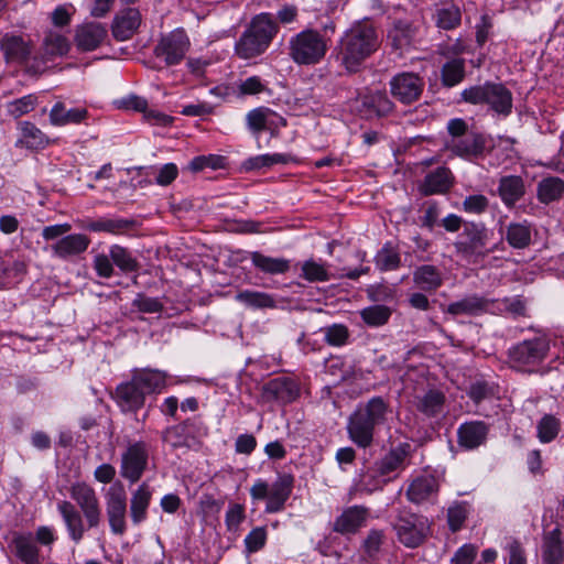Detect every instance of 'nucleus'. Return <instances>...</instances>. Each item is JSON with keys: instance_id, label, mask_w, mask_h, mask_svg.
Instances as JSON below:
<instances>
[{"instance_id": "obj_59", "label": "nucleus", "mask_w": 564, "mask_h": 564, "mask_svg": "<svg viewBox=\"0 0 564 564\" xmlns=\"http://www.w3.org/2000/svg\"><path fill=\"white\" fill-rule=\"evenodd\" d=\"M26 273V263L21 260L12 262L11 265L0 267V288L10 283V279H19Z\"/></svg>"}, {"instance_id": "obj_64", "label": "nucleus", "mask_w": 564, "mask_h": 564, "mask_svg": "<svg viewBox=\"0 0 564 564\" xmlns=\"http://www.w3.org/2000/svg\"><path fill=\"white\" fill-rule=\"evenodd\" d=\"M478 553V546L465 543L456 550L449 564H473Z\"/></svg>"}, {"instance_id": "obj_48", "label": "nucleus", "mask_w": 564, "mask_h": 564, "mask_svg": "<svg viewBox=\"0 0 564 564\" xmlns=\"http://www.w3.org/2000/svg\"><path fill=\"white\" fill-rule=\"evenodd\" d=\"M69 44L67 39L58 33H50L43 42L42 52L53 61L57 56H62L68 52Z\"/></svg>"}, {"instance_id": "obj_18", "label": "nucleus", "mask_w": 564, "mask_h": 564, "mask_svg": "<svg viewBox=\"0 0 564 564\" xmlns=\"http://www.w3.org/2000/svg\"><path fill=\"white\" fill-rule=\"evenodd\" d=\"M108 31L98 22L84 23L75 32L76 47L82 52H91L98 48L107 37Z\"/></svg>"}, {"instance_id": "obj_7", "label": "nucleus", "mask_w": 564, "mask_h": 564, "mask_svg": "<svg viewBox=\"0 0 564 564\" xmlns=\"http://www.w3.org/2000/svg\"><path fill=\"white\" fill-rule=\"evenodd\" d=\"M488 240V230L484 224L468 223L454 247L456 252L467 262L478 264L494 250L487 247Z\"/></svg>"}, {"instance_id": "obj_11", "label": "nucleus", "mask_w": 564, "mask_h": 564, "mask_svg": "<svg viewBox=\"0 0 564 564\" xmlns=\"http://www.w3.org/2000/svg\"><path fill=\"white\" fill-rule=\"evenodd\" d=\"M424 86L423 77L413 72L398 73L389 82L391 96L405 106L412 105L421 98Z\"/></svg>"}, {"instance_id": "obj_54", "label": "nucleus", "mask_w": 564, "mask_h": 564, "mask_svg": "<svg viewBox=\"0 0 564 564\" xmlns=\"http://www.w3.org/2000/svg\"><path fill=\"white\" fill-rule=\"evenodd\" d=\"M131 306L135 312L145 314L160 313L163 308V304L159 299L147 296L143 293L137 294Z\"/></svg>"}, {"instance_id": "obj_61", "label": "nucleus", "mask_w": 564, "mask_h": 564, "mask_svg": "<svg viewBox=\"0 0 564 564\" xmlns=\"http://www.w3.org/2000/svg\"><path fill=\"white\" fill-rule=\"evenodd\" d=\"M270 112L271 111L268 108H257V109L251 110L247 115L248 127L253 132H259V131L269 129L268 115Z\"/></svg>"}, {"instance_id": "obj_57", "label": "nucleus", "mask_w": 564, "mask_h": 564, "mask_svg": "<svg viewBox=\"0 0 564 564\" xmlns=\"http://www.w3.org/2000/svg\"><path fill=\"white\" fill-rule=\"evenodd\" d=\"M36 101L37 98L34 95L23 96L8 104V112L14 118H19L32 111Z\"/></svg>"}, {"instance_id": "obj_38", "label": "nucleus", "mask_w": 564, "mask_h": 564, "mask_svg": "<svg viewBox=\"0 0 564 564\" xmlns=\"http://www.w3.org/2000/svg\"><path fill=\"white\" fill-rule=\"evenodd\" d=\"M507 242L516 249H524L531 242V226L528 221L511 223L506 231Z\"/></svg>"}, {"instance_id": "obj_24", "label": "nucleus", "mask_w": 564, "mask_h": 564, "mask_svg": "<svg viewBox=\"0 0 564 564\" xmlns=\"http://www.w3.org/2000/svg\"><path fill=\"white\" fill-rule=\"evenodd\" d=\"M492 305L490 300L471 294L451 303L447 313L452 315L496 314V311L491 308Z\"/></svg>"}, {"instance_id": "obj_44", "label": "nucleus", "mask_w": 564, "mask_h": 564, "mask_svg": "<svg viewBox=\"0 0 564 564\" xmlns=\"http://www.w3.org/2000/svg\"><path fill=\"white\" fill-rule=\"evenodd\" d=\"M386 542V533L381 529H371L361 544L362 554L371 560L379 558L382 545Z\"/></svg>"}, {"instance_id": "obj_56", "label": "nucleus", "mask_w": 564, "mask_h": 564, "mask_svg": "<svg viewBox=\"0 0 564 564\" xmlns=\"http://www.w3.org/2000/svg\"><path fill=\"white\" fill-rule=\"evenodd\" d=\"M251 261L259 270L265 273H280L282 272V260L278 258H270L260 252L251 253Z\"/></svg>"}, {"instance_id": "obj_34", "label": "nucleus", "mask_w": 564, "mask_h": 564, "mask_svg": "<svg viewBox=\"0 0 564 564\" xmlns=\"http://www.w3.org/2000/svg\"><path fill=\"white\" fill-rule=\"evenodd\" d=\"M445 401L446 397L441 390L430 389L415 398V406L424 415L434 417L443 413Z\"/></svg>"}, {"instance_id": "obj_49", "label": "nucleus", "mask_w": 564, "mask_h": 564, "mask_svg": "<svg viewBox=\"0 0 564 564\" xmlns=\"http://www.w3.org/2000/svg\"><path fill=\"white\" fill-rule=\"evenodd\" d=\"M302 276L310 282H326L332 275L326 263L307 260L302 264Z\"/></svg>"}, {"instance_id": "obj_52", "label": "nucleus", "mask_w": 564, "mask_h": 564, "mask_svg": "<svg viewBox=\"0 0 564 564\" xmlns=\"http://www.w3.org/2000/svg\"><path fill=\"white\" fill-rule=\"evenodd\" d=\"M491 302L494 303L491 308L496 311V314L498 312H506L512 315L521 316L524 315L527 312L525 301L520 296L506 297L503 300H497Z\"/></svg>"}, {"instance_id": "obj_4", "label": "nucleus", "mask_w": 564, "mask_h": 564, "mask_svg": "<svg viewBox=\"0 0 564 564\" xmlns=\"http://www.w3.org/2000/svg\"><path fill=\"white\" fill-rule=\"evenodd\" d=\"M276 32L278 28L270 14L261 13L254 17L236 42V54L243 59L261 55L269 47Z\"/></svg>"}, {"instance_id": "obj_1", "label": "nucleus", "mask_w": 564, "mask_h": 564, "mask_svg": "<svg viewBox=\"0 0 564 564\" xmlns=\"http://www.w3.org/2000/svg\"><path fill=\"white\" fill-rule=\"evenodd\" d=\"M72 502L63 500L57 503V510L65 523L68 538L78 544L87 530L99 528L102 521V511L96 490L85 481H76L69 488Z\"/></svg>"}, {"instance_id": "obj_30", "label": "nucleus", "mask_w": 564, "mask_h": 564, "mask_svg": "<svg viewBox=\"0 0 564 564\" xmlns=\"http://www.w3.org/2000/svg\"><path fill=\"white\" fill-rule=\"evenodd\" d=\"M498 194L505 206L513 207L525 194V184L519 175L502 176L498 185Z\"/></svg>"}, {"instance_id": "obj_39", "label": "nucleus", "mask_w": 564, "mask_h": 564, "mask_svg": "<svg viewBox=\"0 0 564 564\" xmlns=\"http://www.w3.org/2000/svg\"><path fill=\"white\" fill-rule=\"evenodd\" d=\"M362 105L373 111L378 117L391 115L394 109V102L388 97L386 91L377 90L364 97Z\"/></svg>"}, {"instance_id": "obj_32", "label": "nucleus", "mask_w": 564, "mask_h": 564, "mask_svg": "<svg viewBox=\"0 0 564 564\" xmlns=\"http://www.w3.org/2000/svg\"><path fill=\"white\" fill-rule=\"evenodd\" d=\"M416 35V26L406 20H395L388 31V40L395 50L410 47Z\"/></svg>"}, {"instance_id": "obj_6", "label": "nucleus", "mask_w": 564, "mask_h": 564, "mask_svg": "<svg viewBox=\"0 0 564 564\" xmlns=\"http://www.w3.org/2000/svg\"><path fill=\"white\" fill-rule=\"evenodd\" d=\"M289 50L291 58L296 64L314 65L324 58L327 43L318 31L304 30L290 40Z\"/></svg>"}, {"instance_id": "obj_25", "label": "nucleus", "mask_w": 564, "mask_h": 564, "mask_svg": "<svg viewBox=\"0 0 564 564\" xmlns=\"http://www.w3.org/2000/svg\"><path fill=\"white\" fill-rule=\"evenodd\" d=\"M369 510L364 506L346 508L334 522V531L341 534H354L365 525Z\"/></svg>"}, {"instance_id": "obj_22", "label": "nucleus", "mask_w": 564, "mask_h": 564, "mask_svg": "<svg viewBox=\"0 0 564 564\" xmlns=\"http://www.w3.org/2000/svg\"><path fill=\"white\" fill-rule=\"evenodd\" d=\"M454 185V175L448 167L440 166L427 173L419 185V191L425 196L445 194Z\"/></svg>"}, {"instance_id": "obj_50", "label": "nucleus", "mask_w": 564, "mask_h": 564, "mask_svg": "<svg viewBox=\"0 0 564 564\" xmlns=\"http://www.w3.org/2000/svg\"><path fill=\"white\" fill-rule=\"evenodd\" d=\"M376 264L381 271H392L400 267L401 257L389 243L384 245L376 256Z\"/></svg>"}, {"instance_id": "obj_2", "label": "nucleus", "mask_w": 564, "mask_h": 564, "mask_svg": "<svg viewBox=\"0 0 564 564\" xmlns=\"http://www.w3.org/2000/svg\"><path fill=\"white\" fill-rule=\"evenodd\" d=\"M380 42L373 24L360 21L351 25L340 37L336 59L349 74L361 69L364 62L378 48Z\"/></svg>"}, {"instance_id": "obj_3", "label": "nucleus", "mask_w": 564, "mask_h": 564, "mask_svg": "<svg viewBox=\"0 0 564 564\" xmlns=\"http://www.w3.org/2000/svg\"><path fill=\"white\" fill-rule=\"evenodd\" d=\"M390 413L388 402L381 397H373L368 402L359 404L347 422L349 438L359 447L370 446L376 427L384 425Z\"/></svg>"}, {"instance_id": "obj_9", "label": "nucleus", "mask_w": 564, "mask_h": 564, "mask_svg": "<svg viewBox=\"0 0 564 564\" xmlns=\"http://www.w3.org/2000/svg\"><path fill=\"white\" fill-rule=\"evenodd\" d=\"M550 350V340L546 336L525 339L509 350V359L513 368L522 371H532L541 365Z\"/></svg>"}, {"instance_id": "obj_47", "label": "nucleus", "mask_w": 564, "mask_h": 564, "mask_svg": "<svg viewBox=\"0 0 564 564\" xmlns=\"http://www.w3.org/2000/svg\"><path fill=\"white\" fill-rule=\"evenodd\" d=\"M542 556L546 564H560L562 562L563 546L557 530L551 532L545 539Z\"/></svg>"}, {"instance_id": "obj_45", "label": "nucleus", "mask_w": 564, "mask_h": 564, "mask_svg": "<svg viewBox=\"0 0 564 564\" xmlns=\"http://www.w3.org/2000/svg\"><path fill=\"white\" fill-rule=\"evenodd\" d=\"M560 430V420L552 414H545L536 424V436L541 443L547 444L557 437Z\"/></svg>"}, {"instance_id": "obj_42", "label": "nucleus", "mask_w": 564, "mask_h": 564, "mask_svg": "<svg viewBox=\"0 0 564 564\" xmlns=\"http://www.w3.org/2000/svg\"><path fill=\"white\" fill-rule=\"evenodd\" d=\"M435 24L442 30H454L460 25L462 12L455 4L438 8L434 15Z\"/></svg>"}, {"instance_id": "obj_13", "label": "nucleus", "mask_w": 564, "mask_h": 564, "mask_svg": "<svg viewBox=\"0 0 564 564\" xmlns=\"http://www.w3.org/2000/svg\"><path fill=\"white\" fill-rule=\"evenodd\" d=\"M106 516L111 533L123 535L127 531V495L123 488H110L106 494Z\"/></svg>"}, {"instance_id": "obj_14", "label": "nucleus", "mask_w": 564, "mask_h": 564, "mask_svg": "<svg viewBox=\"0 0 564 564\" xmlns=\"http://www.w3.org/2000/svg\"><path fill=\"white\" fill-rule=\"evenodd\" d=\"M444 147L453 155L471 161L482 156L486 138L478 132H469L457 139H446Z\"/></svg>"}, {"instance_id": "obj_46", "label": "nucleus", "mask_w": 564, "mask_h": 564, "mask_svg": "<svg viewBox=\"0 0 564 564\" xmlns=\"http://www.w3.org/2000/svg\"><path fill=\"white\" fill-rule=\"evenodd\" d=\"M465 77V61L454 58L445 63L442 67V82L447 87L459 84Z\"/></svg>"}, {"instance_id": "obj_8", "label": "nucleus", "mask_w": 564, "mask_h": 564, "mask_svg": "<svg viewBox=\"0 0 564 564\" xmlns=\"http://www.w3.org/2000/svg\"><path fill=\"white\" fill-rule=\"evenodd\" d=\"M398 541L408 549H416L430 534L427 518L409 511H400L392 521Z\"/></svg>"}, {"instance_id": "obj_51", "label": "nucleus", "mask_w": 564, "mask_h": 564, "mask_svg": "<svg viewBox=\"0 0 564 564\" xmlns=\"http://www.w3.org/2000/svg\"><path fill=\"white\" fill-rule=\"evenodd\" d=\"M469 513V505L465 501H456L447 510V523L452 532L462 529Z\"/></svg>"}, {"instance_id": "obj_40", "label": "nucleus", "mask_w": 564, "mask_h": 564, "mask_svg": "<svg viewBox=\"0 0 564 564\" xmlns=\"http://www.w3.org/2000/svg\"><path fill=\"white\" fill-rule=\"evenodd\" d=\"M19 126L22 134L19 143L25 148L41 149L48 143L46 135L34 123L22 121Z\"/></svg>"}, {"instance_id": "obj_28", "label": "nucleus", "mask_w": 564, "mask_h": 564, "mask_svg": "<svg viewBox=\"0 0 564 564\" xmlns=\"http://www.w3.org/2000/svg\"><path fill=\"white\" fill-rule=\"evenodd\" d=\"M487 434L488 425L485 422H466L457 430L458 444L467 449H474L486 441Z\"/></svg>"}, {"instance_id": "obj_21", "label": "nucleus", "mask_w": 564, "mask_h": 564, "mask_svg": "<svg viewBox=\"0 0 564 564\" xmlns=\"http://www.w3.org/2000/svg\"><path fill=\"white\" fill-rule=\"evenodd\" d=\"M252 500H265L267 511L275 512L282 508V482H268L263 479H257L250 488Z\"/></svg>"}, {"instance_id": "obj_55", "label": "nucleus", "mask_w": 564, "mask_h": 564, "mask_svg": "<svg viewBox=\"0 0 564 564\" xmlns=\"http://www.w3.org/2000/svg\"><path fill=\"white\" fill-rule=\"evenodd\" d=\"M246 519L245 507L240 503H230L225 514L227 530L237 533L240 524Z\"/></svg>"}, {"instance_id": "obj_62", "label": "nucleus", "mask_w": 564, "mask_h": 564, "mask_svg": "<svg viewBox=\"0 0 564 564\" xmlns=\"http://www.w3.org/2000/svg\"><path fill=\"white\" fill-rule=\"evenodd\" d=\"M349 333L345 325L333 324L325 328V340L332 346H343L347 343Z\"/></svg>"}, {"instance_id": "obj_27", "label": "nucleus", "mask_w": 564, "mask_h": 564, "mask_svg": "<svg viewBox=\"0 0 564 564\" xmlns=\"http://www.w3.org/2000/svg\"><path fill=\"white\" fill-rule=\"evenodd\" d=\"M196 424L202 427V434H208V429L204 422L198 417H192L177 425L165 429L162 433V440L173 448L188 446L189 427L195 426Z\"/></svg>"}, {"instance_id": "obj_58", "label": "nucleus", "mask_w": 564, "mask_h": 564, "mask_svg": "<svg viewBox=\"0 0 564 564\" xmlns=\"http://www.w3.org/2000/svg\"><path fill=\"white\" fill-rule=\"evenodd\" d=\"M267 541V531L263 527H257L245 538L243 543L247 553H256L261 550Z\"/></svg>"}, {"instance_id": "obj_63", "label": "nucleus", "mask_w": 564, "mask_h": 564, "mask_svg": "<svg viewBox=\"0 0 564 564\" xmlns=\"http://www.w3.org/2000/svg\"><path fill=\"white\" fill-rule=\"evenodd\" d=\"M489 206L488 198L482 194L469 195L463 200V210L468 214H482Z\"/></svg>"}, {"instance_id": "obj_19", "label": "nucleus", "mask_w": 564, "mask_h": 564, "mask_svg": "<svg viewBox=\"0 0 564 564\" xmlns=\"http://www.w3.org/2000/svg\"><path fill=\"white\" fill-rule=\"evenodd\" d=\"M141 13L137 8L120 10L113 18L111 31L118 41H126L133 36L141 24Z\"/></svg>"}, {"instance_id": "obj_60", "label": "nucleus", "mask_w": 564, "mask_h": 564, "mask_svg": "<svg viewBox=\"0 0 564 564\" xmlns=\"http://www.w3.org/2000/svg\"><path fill=\"white\" fill-rule=\"evenodd\" d=\"M51 62L48 57L41 51L36 55H32L21 65L24 67L26 74L31 76H39L47 69V63Z\"/></svg>"}, {"instance_id": "obj_41", "label": "nucleus", "mask_w": 564, "mask_h": 564, "mask_svg": "<svg viewBox=\"0 0 564 564\" xmlns=\"http://www.w3.org/2000/svg\"><path fill=\"white\" fill-rule=\"evenodd\" d=\"M109 257L112 262L124 273L137 272L140 263L133 257L132 252L119 245L110 247Z\"/></svg>"}, {"instance_id": "obj_33", "label": "nucleus", "mask_w": 564, "mask_h": 564, "mask_svg": "<svg viewBox=\"0 0 564 564\" xmlns=\"http://www.w3.org/2000/svg\"><path fill=\"white\" fill-rule=\"evenodd\" d=\"M90 239L86 235L72 234L58 239L52 249L59 258L77 256L87 250Z\"/></svg>"}, {"instance_id": "obj_20", "label": "nucleus", "mask_w": 564, "mask_h": 564, "mask_svg": "<svg viewBox=\"0 0 564 564\" xmlns=\"http://www.w3.org/2000/svg\"><path fill=\"white\" fill-rule=\"evenodd\" d=\"M145 393L131 378L116 388L115 400L122 412H137L144 405Z\"/></svg>"}, {"instance_id": "obj_15", "label": "nucleus", "mask_w": 564, "mask_h": 564, "mask_svg": "<svg viewBox=\"0 0 564 564\" xmlns=\"http://www.w3.org/2000/svg\"><path fill=\"white\" fill-rule=\"evenodd\" d=\"M10 547L17 558L23 564H42L40 547L37 546L32 532H13L10 541Z\"/></svg>"}, {"instance_id": "obj_26", "label": "nucleus", "mask_w": 564, "mask_h": 564, "mask_svg": "<svg viewBox=\"0 0 564 564\" xmlns=\"http://www.w3.org/2000/svg\"><path fill=\"white\" fill-rule=\"evenodd\" d=\"M438 491L437 479L431 474L415 476L406 489V497L413 503H422L434 497Z\"/></svg>"}, {"instance_id": "obj_35", "label": "nucleus", "mask_w": 564, "mask_h": 564, "mask_svg": "<svg viewBox=\"0 0 564 564\" xmlns=\"http://www.w3.org/2000/svg\"><path fill=\"white\" fill-rule=\"evenodd\" d=\"M564 194V180L557 176L542 178L538 183L536 197L542 204H550L561 199Z\"/></svg>"}, {"instance_id": "obj_16", "label": "nucleus", "mask_w": 564, "mask_h": 564, "mask_svg": "<svg viewBox=\"0 0 564 564\" xmlns=\"http://www.w3.org/2000/svg\"><path fill=\"white\" fill-rule=\"evenodd\" d=\"M411 446L408 443L399 444L391 448L379 462L376 463V473L379 476L391 479L393 474L403 470L408 466Z\"/></svg>"}, {"instance_id": "obj_36", "label": "nucleus", "mask_w": 564, "mask_h": 564, "mask_svg": "<svg viewBox=\"0 0 564 564\" xmlns=\"http://www.w3.org/2000/svg\"><path fill=\"white\" fill-rule=\"evenodd\" d=\"M135 225L132 219L123 218H100L98 220L89 221L85 228L94 232H109L112 235L121 234L126 230L131 229Z\"/></svg>"}, {"instance_id": "obj_17", "label": "nucleus", "mask_w": 564, "mask_h": 564, "mask_svg": "<svg viewBox=\"0 0 564 564\" xmlns=\"http://www.w3.org/2000/svg\"><path fill=\"white\" fill-rule=\"evenodd\" d=\"M0 48L7 63H18L20 65L33 53L32 42L13 33H6L0 39Z\"/></svg>"}, {"instance_id": "obj_43", "label": "nucleus", "mask_w": 564, "mask_h": 564, "mask_svg": "<svg viewBox=\"0 0 564 564\" xmlns=\"http://www.w3.org/2000/svg\"><path fill=\"white\" fill-rule=\"evenodd\" d=\"M237 300L251 308H272L278 304V299L273 295L249 290L239 292Z\"/></svg>"}, {"instance_id": "obj_53", "label": "nucleus", "mask_w": 564, "mask_h": 564, "mask_svg": "<svg viewBox=\"0 0 564 564\" xmlns=\"http://www.w3.org/2000/svg\"><path fill=\"white\" fill-rule=\"evenodd\" d=\"M225 158L221 155L209 154L195 156L188 164L192 172H200L207 167L218 170L225 166Z\"/></svg>"}, {"instance_id": "obj_31", "label": "nucleus", "mask_w": 564, "mask_h": 564, "mask_svg": "<svg viewBox=\"0 0 564 564\" xmlns=\"http://www.w3.org/2000/svg\"><path fill=\"white\" fill-rule=\"evenodd\" d=\"M89 112L84 107L67 109L63 102H56L50 111V122L53 126L79 124L85 122Z\"/></svg>"}, {"instance_id": "obj_23", "label": "nucleus", "mask_w": 564, "mask_h": 564, "mask_svg": "<svg viewBox=\"0 0 564 564\" xmlns=\"http://www.w3.org/2000/svg\"><path fill=\"white\" fill-rule=\"evenodd\" d=\"M152 496L153 489L147 482H142L131 492L129 516L134 527L140 525L148 519Z\"/></svg>"}, {"instance_id": "obj_5", "label": "nucleus", "mask_w": 564, "mask_h": 564, "mask_svg": "<svg viewBox=\"0 0 564 564\" xmlns=\"http://www.w3.org/2000/svg\"><path fill=\"white\" fill-rule=\"evenodd\" d=\"M460 98L470 105H487L492 112L503 118L512 112V93L501 83L486 82L467 87L462 90Z\"/></svg>"}, {"instance_id": "obj_37", "label": "nucleus", "mask_w": 564, "mask_h": 564, "mask_svg": "<svg viewBox=\"0 0 564 564\" xmlns=\"http://www.w3.org/2000/svg\"><path fill=\"white\" fill-rule=\"evenodd\" d=\"M413 281L422 290L434 291L442 285L443 279L436 267L423 264L414 271Z\"/></svg>"}, {"instance_id": "obj_12", "label": "nucleus", "mask_w": 564, "mask_h": 564, "mask_svg": "<svg viewBox=\"0 0 564 564\" xmlns=\"http://www.w3.org/2000/svg\"><path fill=\"white\" fill-rule=\"evenodd\" d=\"M189 48V39L183 29H176L163 35L154 47V55L162 58L166 66L180 64Z\"/></svg>"}, {"instance_id": "obj_29", "label": "nucleus", "mask_w": 564, "mask_h": 564, "mask_svg": "<svg viewBox=\"0 0 564 564\" xmlns=\"http://www.w3.org/2000/svg\"><path fill=\"white\" fill-rule=\"evenodd\" d=\"M131 378L145 394L160 393L166 384V373L158 369L135 368Z\"/></svg>"}, {"instance_id": "obj_10", "label": "nucleus", "mask_w": 564, "mask_h": 564, "mask_svg": "<svg viewBox=\"0 0 564 564\" xmlns=\"http://www.w3.org/2000/svg\"><path fill=\"white\" fill-rule=\"evenodd\" d=\"M149 464V446L143 441L129 443L121 454L120 475L129 482L140 480Z\"/></svg>"}]
</instances>
